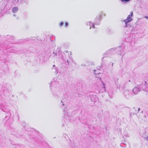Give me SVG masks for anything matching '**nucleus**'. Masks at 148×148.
<instances>
[{"mask_svg":"<svg viewBox=\"0 0 148 148\" xmlns=\"http://www.w3.org/2000/svg\"><path fill=\"white\" fill-rule=\"evenodd\" d=\"M113 48H112V49H111L110 50H108V51L107 52L108 53H110V51H112V50H113Z\"/></svg>","mask_w":148,"mask_h":148,"instance_id":"27","label":"nucleus"},{"mask_svg":"<svg viewBox=\"0 0 148 148\" xmlns=\"http://www.w3.org/2000/svg\"><path fill=\"white\" fill-rule=\"evenodd\" d=\"M47 54H48L49 56V55L50 54L49 52H47Z\"/></svg>","mask_w":148,"mask_h":148,"instance_id":"42","label":"nucleus"},{"mask_svg":"<svg viewBox=\"0 0 148 148\" xmlns=\"http://www.w3.org/2000/svg\"><path fill=\"white\" fill-rule=\"evenodd\" d=\"M125 22V27H129L131 26L130 24L129 23V22Z\"/></svg>","mask_w":148,"mask_h":148,"instance_id":"18","label":"nucleus"},{"mask_svg":"<svg viewBox=\"0 0 148 148\" xmlns=\"http://www.w3.org/2000/svg\"><path fill=\"white\" fill-rule=\"evenodd\" d=\"M101 16L100 15L95 18L94 21L95 25H99L100 24Z\"/></svg>","mask_w":148,"mask_h":148,"instance_id":"7","label":"nucleus"},{"mask_svg":"<svg viewBox=\"0 0 148 148\" xmlns=\"http://www.w3.org/2000/svg\"><path fill=\"white\" fill-rule=\"evenodd\" d=\"M6 116L5 117V120H9L10 118L11 114L10 112H8L6 113H5V114Z\"/></svg>","mask_w":148,"mask_h":148,"instance_id":"12","label":"nucleus"},{"mask_svg":"<svg viewBox=\"0 0 148 148\" xmlns=\"http://www.w3.org/2000/svg\"><path fill=\"white\" fill-rule=\"evenodd\" d=\"M105 58V57H103L102 58V60H104V58Z\"/></svg>","mask_w":148,"mask_h":148,"instance_id":"41","label":"nucleus"},{"mask_svg":"<svg viewBox=\"0 0 148 148\" xmlns=\"http://www.w3.org/2000/svg\"><path fill=\"white\" fill-rule=\"evenodd\" d=\"M122 2H123L125 3H128L129 2L131 1V0H120Z\"/></svg>","mask_w":148,"mask_h":148,"instance_id":"19","label":"nucleus"},{"mask_svg":"<svg viewBox=\"0 0 148 148\" xmlns=\"http://www.w3.org/2000/svg\"><path fill=\"white\" fill-rule=\"evenodd\" d=\"M144 17L145 18L147 19L148 20V16H145Z\"/></svg>","mask_w":148,"mask_h":148,"instance_id":"36","label":"nucleus"},{"mask_svg":"<svg viewBox=\"0 0 148 148\" xmlns=\"http://www.w3.org/2000/svg\"><path fill=\"white\" fill-rule=\"evenodd\" d=\"M63 24L64 23L63 22H62L60 23V26H62L63 25Z\"/></svg>","mask_w":148,"mask_h":148,"instance_id":"32","label":"nucleus"},{"mask_svg":"<svg viewBox=\"0 0 148 148\" xmlns=\"http://www.w3.org/2000/svg\"><path fill=\"white\" fill-rule=\"evenodd\" d=\"M12 2L15 5H16L18 2V0H11Z\"/></svg>","mask_w":148,"mask_h":148,"instance_id":"16","label":"nucleus"},{"mask_svg":"<svg viewBox=\"0 0 148 148\" xmlns=\"http://www.w3.org/2000/svg\"><path fill=\"white\" fill-rule=\"evenodd\" d=\"M1 97V95H0V97Z\"/></svg>","mask_w":148,"mask_h":148,"instance_id":"52","label":"nucleus"},{"mask_svg":"<svg viewBox=\"0 0 148 148\" xmlns=\"http://www.w3.org/2000/svg\"><path fill=\"white\" fill-rule=\"evenodd\" d=\"M65 111V110H64V111ZM63 111H64V110H63Z\"/></svg>","mask_w":148,"mask_h":148,"instance_id":"53","label":"nucleus"},{"mask_svg":"<svg viewBox=\"0 0 148 148\" xmlns=\"http://www.w3.org/2000/svg\"><path fill=\"white\" fill-rule=\"evenodd\" d=\"M82 66H85V64H84V65H83V64H82Z\"/></svg>","mask_w":148,"mask_h":148,"instance_id":"46","label":"nucleus"},{"mask_svg":"<svg viewBox=\"0 0 148 148\" xmlns=\"http://www.w3.org/2000/svg\"><path fill=\"white\" fill-rule=\"evenodd\" d=\"M68 25V23L67 22L65 23V26L66 27H67Z\"/></svg>","mask_w":148,"mask_h":148,"instance_id":"33","label":"nucleus"},{"mask_svg":"<svg viewBox=\"0 0 148 148\" xmlns=\"http://www.w3.org/2000/svg\"><path fill=\"white\" fill-rule=\"evenodd\" d=\"M44 57H45V53H44Z\"/></svg>","mask_w":148,"mask_h":148,"instance_id":"45","label":"nucleus"},{"mask_svg":"<svg viewBox=\"0 0 148 148\" xmlns=\"http://www.w3.org/2000/svg\"><path fill=\"white\" fill-rule=\"evenodd\" d=\"M56 84V82H51V83H50V88H51V86L53 84Z\"/></svg>","mask_w":148,"mask_h":148,"instance_id":"25","label":"nucleus"},{"mask_svg":"<svg viewBox=\"0 0 148 148\" xmlns=\"http://www.w3.org/2000/svg\"><path fill=\"white\" fill-rule=\"evenodd\" d=\"M123 93L124 97L127 99H129L132 95L131 91L128 90H124Z\"/></svg>","mask_w":148,"mask_h":148,"instance_id":"1","label":"nucleus"},{"mask_svg":"<svg viewBox=\"0 0 148 148\" xmlns=\"http://www.w3.org/2000/svg\"><path fill=\"white\" fill-rule=\"evenodd\" d=\"M108 95L111 98H113V91L112 89H110L109 91L108 92Z\"/></svg>","mask_w":148,"mask_h":148,"instance_id":"15","label":"nucleus"},{"mask_svg":"<svg viewBox=\"0 0 148 148\" xmlns=\"http://www.w3.org/2000/svg\"><path fill=\"white\" fill-rule=\"evenodd\" d=\"M87 124V123L86 122H85V124Z\"/></svg>","mask_w":148,"mask_h":148,"instance_id":"48","label":"nucleus"},{"mask_svg":"<svg viewBox=\"0 0 148 148\" xmlns=\"http://www.w3.org/2000/svg\"><path fill=\"white\" fill-rule=\"evenodd\" d=\"M108 32L110 34H111V33H112L113 32H112V31L111 30H110V29L108 30Z\"/></svg>","mask_w":148,"mask_h":148,"instance_id":"31","label":"nucleus"},{"mask_svg":"<svg viewBox=\"0 0 148 148\" xmlns=\"http://www.w3.org/2000/svg\"><path fill=\"white\" fill-rule=\"evenodd\" d=\"M45 55H46V56H47V55H46V54H45Z\"/></svg>","mask_w":148,"mask_h":148,"instance_id":"51","label":"nucleus"},{"mask_svg":"<svg viewBox=\"0 0 148 148\" xmlns=\"http://www.w3.org/2000/svg\"><path fill=\"white\" fill-rule=\"evenodd\" d=\"M145 80L148 79V73L147 74L146 76L145 77Z\"/></svg>","mask_w":148,"mask_h":148,"instance_id":"26","label":"nucleus"},{"mask_svg":"<svg viewBox=\"0 0 148 148\" xmlns=\"http://www.w3.org/2000/svg\"><path fill=\"white\" fill-rule=\"evenodd\" d=\"M129 82H130V80H129Z\"/></svg>","mask_w":148,"mask_h":148,"instance_id":"49","label":"nucleus"},{"mask_svg":"<svg viewBox=\"0 0 148 148\" xmlns=\"http://www.w3.org/2000/svg\"><path fill=\"white\" fill-rule=\"evenodd\" d=\"M95 71H96V70H95V71H94V73H95V75H97V73L95 72Z\"/></svg>","mask_w":148,"mask_h":148,"instance_id":"39","label":"nucleus"},{"mask_svg":"<svg viewBox=\"0 0 148 148\" xmlns=\"http://www.w3.org/2000/svg\"><path fill=\"white\" fill-rule=\"evenodd\" d=\"M66 61L67 63V64L68 65L69 64V62H70L71 61L72 62H73V60L72 59L70 58L69 60H67Z\"/></svg>","mask_w":148,"mask_h":148,"instance_id":"21","label":"nucleus"},{"mask_svg":"<svg viewBox=\"0 0 148 148\" xmlns=\"http://www.w3.org/2000/svg\"><path fill=\"white\" fill-rule=\"evenodd\" d=\"M144 117L145 118L148 117V114L146 112V114H145L144 115Z\"/></svg>","mask_w":148,"mask_h":148,"instance_id":"29","label":"nucleus"},{"mask_svg":"<svg viewBox=\"0 0 148 148\" xmlns=\"http://www.w3.org/2000/svg\"><path fill=\"white\" fill-rule=\"evenodd\" d=\"M134 113H132V112L131 113H130V115L131 116H132V115H134Z\"/></svg>","mask_w":148,"mask_h":148,"instance_id":"38","label":"nucleus"},{"mask_svg":"<svg viewBox=\"0 0 148 148\" xmlns=\"http://www.w3.org/2000/svg\"><path fill=\"white\" fill-rule=\"evenodd\" d=\"M102 88H103L104 91L106 92V89H105V85L104 83L103 84V86H102Z\"/></svg>","mask_w":148,"mask_h":148,"instance_id":"23","label":"nucleus"},{"mask_svg":"<svg viewBox=\"0 0 148 148\" xmlns=\"http://www.w3.org/2000/svg\"><path fill=\"white\" fill-rule=\"evenodd\" d=\"M1 108L2 111L5 112V113L10 112L9 110L3 106H2Z\"/></svg>","mask_w":148,"mask_h":148,"instance_id":"11","label":"nucleus"},{"mask_svg":"<svg viewBox=\"0 0 148 148\" xmlns=\"http://www.w3.org/2000/svg\"><path fill=\"white\" fill-rule=\"evenodd\" d=\"M132 37V36H130L125 38V41L127 42L131 43L133 39Z\"/></svg>","mask_w":148,"mask_h":148,"instance_id":"10","label":"nucleus"},{"mask_svg":"<svg viewBox=\"0 0 148 148\" xmlns=\"http://www.w3.org/2000/svg\"><path fill=\"white\" fill-rule=\"evenodd\" d=\"M91 101L95 103L98 101V99L95 95H92L90 96Z\"/></svg>","mask_w":148,"mask_h":148,"instance_id":"9","label":"nucleus"},{"mask_svg":"<svg viewBox=\"0 0 148 148\" xmlns=\"http://www.w3.org/2000/svg\"><path fill=\"white\" fill-rule=\"evenodd\" d=\"M6 38L8 40L10 41L11 40H13L14 39V38L12 36H10L9 35H7L6 36Z\"/></svg>","mask_w":148,"mask_h":148,"instance_id":"13","label":"nucleus"},{"mask_svg":"<svg viewBox=\"0 0 148 148\" xmlns=\"http://www.w3.org/2000/svg\"><path fill=\"white\" fill-rule=\"evenodd\" d=\"M15 134L17 137H19V136H21L22 135V134L20 135L18 134V133Z\"/></svg>","mask_w":148,"mask_h":148,"instance_id":"22","label":"nucleus"},{"mask_svg":"<svg viewBox=\"0 0 148 148\" xmlns=\"http://www.w3.org/2000/svg\"><path fill=\"white\" fill-rule=\"evenodd\" d=\"M140 110V108H138V111L137 112H138Z\"/></svg>","mask_w":148,"mask_h":148,"instance_id":"40","label":"nucleus"},{"mask_svg":"<svg viewBox=\"0 0 148 148\" xmlns=\"http://www.w3.org/2000/svg\"><path fill=\"white\" fill-rule=\"evenodd\" d=\"M3 86L4 89L3 90V92L4 94H7L10 91L11 86L9 84H5Z\"/></svg>","mask_w":148,"mask_h":148,"instance_id":"3","label":"nucleus"},{"mask_svg":"<svg viewBox=\"0 0 148 148\" xmlns=\"http://www.w3.org/2000/svg\"><path fill=\"white\" fill-rule=\"evenodd\" d=\"M147 104H148V101H147Z\"/></svg>","mask_w":148,"mask_h":148,"instance_id":"50","label":"nucleus"},{"mask_svg":"<svg viewBox=\"0 0 148 148\" xmlns=\"http://www.w3.org/2000/svg\"><path fill=\"white\" fill-rule=\"evenodd\" d=\"M121 147L126 148H130V143L127 141H125L124 143H121L120 144Z\"/></svg>","mask_w":148,"mask_h":148,"instance_id":"8","label":"nucleus"},{"mask_svg":"<svg viewBox=\"0 0 148 148\" xmlns=\"http://www.w3.org/2000/svg\"><path fill=\"white\" fill-rule=\"evenodd\" d=\"M20 2L21 3H23V1H24L25 0H19Z\"/></svg>","mask_w":148,"mask_h":148,"instance_id":"35","label":"nucleus"},{"mask_svg":"<svg viewBox=\"0 0 148 148\" xmlns=\"http://www.w3.org/2000/svg\"><path fill=\"white\" fill-rule=\"evenodd\" d=\"M61 102L62 103V106H63L64 105V103L62 101H61Z\"/></svg>","mask_w":148,"mask_h":148,"instance_id":"37","label":"nucleus"},{"mask_svg":"<svg viewBox=\"0 0 148 148\" xmlns=\"http://www.w3.org/2000/svg\"><path fill=\"white\" fill-rule=\"evenodd\" d=\"M145 139L148 142V136L145 138Z\"/></svg>","mask_w":148,"mask_h":148,"instance_id":"34","label":"nucleus"},{"mask_svg":"<svg viewBox=\"0 0 148 148\" xmlns=\"http://www.w3.org/2000/svg\"><path fill=\"white\" fill-rule=\"evenodd\" d=\"M141 90V88L139 85L135 87V88L133 89L132 91L133 94L135 95H136L138 94V92H140Z\"/></svg>","mask_w":148,"mask_h":148,"instance_id":"4","label":"nucleus"},{"mask_svg":"<svg viewBox=\"0 0 148 148\" xmlns=\"http://www.w3.org/2000/svg\"><path fill=\"white\" fill-rule=\"evenodd\" d=\"M53 68H54V67H55V68H54V69H55L56 70V71L55 72H56L57 73H58V72H57V68H56V67H55V65H54L53 66Z\"/></svg>","mask_w":148,"mask_h":148,"instance_id":"24","label":"nucleus"},{"mask_svg":"<svg viewBox=\"0 0 148 148\" xmlns=\"http://www.w3.org/2000/svg\"><path fill=\"white\" fill-rule=\"evenodd\" d=\"M141 90L146 91H148V84L145 81L144 84H140L139 85Z\"/></svg>","mask_w":148,"mask_h":148,"instance_id":"2","label":"nucleus"},{"mask_svg":"<svg viewBox=\"0 0 148 148\" xmlns=\"http://www.w3.org/2000/svg\"><path fill=\"white\" fill-rule=\"evenodd\" d=\"M66 53H68V51H66Z\"/></svg>","mask_w":148,"mask_h":148,"instance_id":"44","label":"nucleus"},{"mask_svg":"<svg viewBox=\"0 0 148 148\" xmlns=\"http://www.w3.org/2000/svg\"><path fill=\"white\" fill-rule=\"evenodd\" d=\"M113 63H112V66L113 65Z\"/></svg>","mask_w":148,"mask_h":148,"instance_id":"47","label":"nucleus"},{"mask_svg":"<svg viewBox=\"0 0 148 148\" xmlns=\"http://www.w3.org/2000/svg\"><path fill=\"white\" fill-rule=\"evenodd\" d=\"M124 47L123 46H119V47H117L115 49L116 51H119L120 52L118 53L119 55H121L123 53V49Z\"/></svg>","mask_w":148,"mask_h":148,"instance_id":"5","label":"nucleus"},{"mask_svg":"<svg viewBox=\"0 0 148 148\" xmlns=\"http://www.w3.org/2000/svg\"><path fill=\"white\" fill-rule=\"evenodd\" d=\"M13 16H16V15L15 14H13Z\"/></svg>","mask_w":148,"mask_h":148,"instance_id":"43","label":"nucleus"},{"mask_svg":"<svg viewBox=\"0 0 148 148\" xmlns=\"http://www.w3.org/2000/svg\"><path fill=\"white\" fill-rule=\"evenodd\" d=\"M18 10V8L17 7H14L12 9V12L14 13H16Z\"/></svg>","mask_w":148,"mask_h":148,"instance_id":"14","label":"nucleus"},{"mask_svg":"<svg viewBox=\"0 0 148 148\" xmlns=\"http://www.w3.org/2000/svg\"><path fill=\"white\" fill-rule=\"evenodd\" d=\"M87 25H89L90 27V29H91L92 27V23H91L90 21L86 23Z\"/></svg>","mask_w":148,"mask_h":148,"instance_id":"17","label":"nucleus"},{"mask_svg":"<svg viewBox=\"0 0 148 148\" xmlns=\"http://www.w3.org/2000/svg\"><path fill=\"white\" fill-rule=\"evenodd\" d=\"M144 117L145 118L148 117V114L146 112V114H145L144 115Z\"/></svg>","mask_w":148,"mask_h":148,"instance_id":"28","label":"nucleus"},{"mask_svg":"<svg viewBox=\"0 0 148 148\" xmlns=\"http://www.w3.org/2000/svg\"><path fill=\"white\" fill-rule=\"evenodd\" d=\"M95 24L94 23H92V27L93 28H95Z\"/></svg>","mask_w":148,"mask_h":148,"instance_id":"30","label":"nucleus"},{"mask_svg":"<svg viewBox=\"0 0 148 148\" xmlns=\"http://www.w3.org/2000/svg\"><path fill=\"white\" fill-rule=\"evenodd\" d=\"M133 16V12H130V14L128 15L127 18L123 20L124 22H130L132 20V19L131 17Z\"/></svg>","mask_w":148,"mask_h":148,"instance_id":"6","label":"nucleus"},{"mask_svg":"<svg viewBox=\"0 0 148 148\" xmlns=\"http://www.w3.org/2000/svg\"><path fill=\"white\" fill-rule=\"evenodd\" d=\"M53 95L54 97L56 98H58L59 97L58 95L55 92H53Z\"/></svg>","mask_w":148,"mask_h":148,"instance_id":"20","label":"nucleus"}]
</instances>
